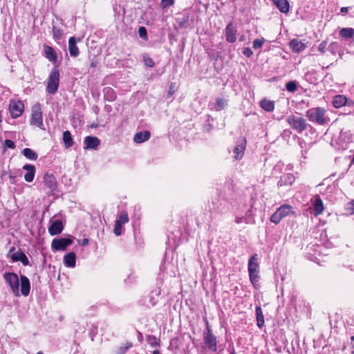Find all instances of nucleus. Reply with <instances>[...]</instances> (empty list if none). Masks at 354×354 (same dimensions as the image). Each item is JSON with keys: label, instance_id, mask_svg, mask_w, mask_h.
I'll use <instances>...</instances> for the list:
<instances>
[{"label": "nucleus", "instance_id": "1", "mask_svg": "<svg viewBox=\"0 0 354 354\" xmlns=\"http://www.w3.org/2000/svg\"><path fill=\"white\" fill-rule=\"evenodd\" d=\"M325 113L324 109L315 107L308 109L306 115L310 121L323 125L327 122V119L324 117Z\"/></svg>", "mask_w": 354, "mask_h": 354}, {"label": "nucleus", "instance_id": "2", "mask_svg": "<svg viewBox=\"0 0 354 354\" xmlns=\"http://www.w3.org/2000/svg\"><path fill=\"white\" fill-rule=\"evenodd\" d=\"M294 214L295 212L292 209V207L290 205L286 204L280 206L276 210V212L271 216L270 221L274 224H278L283 218Z\"/></svg>", "mask_w": 354, "mask_h": 354}, {"label": "nucleus", "instance_id": "3", "mask_svg": "<svg viewBox=\"0 0 354 354\" xmlns=\"http://www.w3.org/2000/svg\"><path fill=\"white\" fill-rule=\"evenodd\" d=\"M206 329L204 331V344L206 348L212 352L217 350V342L216 336L212 333L209 326L208 321L206 319Z\"/></svg>", "mask_w": 354, "mask_h": 354}, {"label": "nucleus", "instance_id": "4", "mask_svg": "<svg viewBox=\"0 0 354 354\" xmlns=\"http://www.w3.org/2000/svg\"><path fill=\"white\" fill-rule=\"evenodd\" d=\"M3 279L10 286L12 293L16 297L20 295L19 293V279L18 275L14 272H5Z\"/></svg>", "mask_w": 354, "mask_h": 354}, {"label": "nucleus", "instance_id": "5", "mask_svg": "<svg viewBox=\"0 0 354 354\" xmlns=\"http://www.w3.org/2000/svg\"><path fill=\"white\" fill-rule=\"evenodd\" d=\"M59 71L54 68L48 79L46 91L48 93L50 94H55L59 87Z\"/></svg>", "mask_w": 354, "mask_h": 354}, {"label": "nucleus", "instance_id": "6", "mask_svg": "<svg viewBox=\"0 0 354 354\" xmlns=\"http://www.w3.org/2000/svg\"><path fill=\"white\" fill-rule=\"evenodd\" d=\"M30 124L44 129L41 106L40 104H35L32 108Z\"/></svg>", "mask_w": 354, "mask_h": 354}, {"label": "nucleus", "instance_id": "7", "mask_svg": "<svg viewBox=\"0 0 354 354\" xmlns=\"http://www.w3.org/2000/svg\"><path fill=\"white\" fill-rule=\"evenodd\" d=\"M287 122L292 129L299 133L304 131L307 127L306 120L301 117L291 115L287 118Z\"/></svg>", "mask_w": 354, "mask_h": 354}, {"label": "nucleus", "instance_id": "8", "mask_svg": "<svg viewBox=\"0 0 354 354\" xmlns=\"http://www.w3.org/2000/svg\"><path fill=\"white\" fill-rule=\"evenodd\" d=\"M44 184L46 194L54 195L57 190V180L53 174H46L43 178Z\"/></svg>", "mask_w": 354, "mask_h": 354}, {"label": "nucleus", "instance_id": "9", "mask_svg": "<svg viewBox=\"0 0 354 354\" xmlns=\"http://www.w3.org/2000/svg\"><path fill=\"white\" fill-rule=\"evenodd\" d=\"M73 243V240L70 238L54 239L51 243V248L53 250L64 251L67 247Z\"/></svg>", "mask_w": 354, "mask_h": 354}, {"label": "nucleus", "instance_id": "10", "mask_svg": "<svg viewBox=\"0 0 354 354\" xmlns=\"http://www.w3.org/2000/svg\"><path fill=\"white\" fill-rule=\"evenodd\" d=\"M9 109L12 117L16 118L22 114L24 106L21 101L11 100L9 104Z\"/></svg>", "mask_w": 354, "mask_h": 354}, {"label": "nucleus", "instance_id": "11", "mask_svg": "<svg viewBox=\"0 0 354 354\" xmlns=\"http://www.w3.org/2000/svg\"><path fill=\"white\" fill-rule=\"evenodd\" d=\"M226 40L230 43H234L236 40V30L232 23H230L225 28Z\"/></svg>", "mask_w": 354, "mask_h": 354}, {"label": "nucleus", "instance_id": "12", "mask_svg": "<svg viewBox=\"0 0 354 354\" xmlns=\"http://www.w3.org/2000/svg\"><path fill=\"white\" fill-rule=\"evenodd\" d=\"M64 226L62 221L57 220L52 223L48 227V232L51 236L57 235L63 230Z\"/></svg>", "mask_w": 354, "mask_h": 354}, {"label": "nucleus", "instance_id": "13", "mask_svg": "<svg viewBox=\"0 0 354 354\" xmlns=\"http://www.w3.org/2000/svg\"><path fill=\"white\" fill-rule=\"evenodd\" d=\"M290 47L295 53H300L306 48V44L298 39H293L290 42Z\"/></svg>", "mask_w": 354, "mask_h": 354}, {"label": "nucleus", "instance_id": "14", "mask_svg": "<svg viewBox=\"0 0 354 354\" xmlns=\"http://www.w3.org/2000/svg\"><path fill=\"white\" fill-rule=\"evenodd\" d=\"M84 142V149H97L100 145V140L95 136H86Z\"/></svg>", "mask_w": 354, "mask_h": 354}, {"label": "nucleus", "instance_id": "15", "mask_svg": "<svg viewBox=\"0 0 354 354\" xmlns=\"http://www.w3.org/2000/svg\"><path fill=\"white\" fill-rule=\"evenodd\" d=\"M246 139H242L239 143L235 147L234 153H235L234 158L236 160H241L243 158L244 151L245 149Z\"/></svg>", "mask_w": 354, "mask_h": 354}, {"label": "nucleus", "instance_id": "16", "mask_svg": "<svg viewBox=\"0 0 354 354\" xmlns=\"http://www.w3.org/2000/svg\"><path fill=\"white\" fill-rule=\"evenodd\" d=\"M10 259L13 262L21 261L24 266L29 265V260L28 257L21 250H19L10 255Z\"/></svg>", "mask_w": 354, "mask_h": 354}, {"label": "nucleus", "instance_id": "17", "mask_svg": "<svg viewBox=\"0 0 354 354\" xmlns=\"http://www.w3.org/2000/svg\"><path fill=\"white\" fill-rule=\"evenodd\" d=\"M20 286L21 294L25 297L28 296L30 293V285L27 277L24 275L20 277Z\"/></svg>", "mask_w": 354, "mask_h": 354}, {"label": "nucleus", "instance_id": "18", "mask_svg": "<svg viewBox=\"0 0 354 354\" xmlns=\"http://www.w3.org/2000/svg\"><path fill=\"white\" fill-rule=\"evenodd\" d=\"M257 254H254L248 261V272H259V265L258 263Z\"/></svg>", "mask_w": 354, "mask_h": 354}, {"label": "nucleus", "instance_id": "19", "mask_svg": "<svg viewBox=\"0 0 354 354\" xmlns=\"http://www.w3.org/2000/svg\"><path fill=\"white\" fill-rule=\"evenodd\" d=\"M23 169L27 171L24 175V179L26 182L30 183L33 180L35 174V167L32 165H25Z\"/></svg>", "mask_w": 354, "mask_h": 354}, {"label": "nucleus", "instance_id": "20", "mask_svg": "<svg viewBox=\"0 0 354 354\" xmlns=\"http://www.w3.org/2000/svg\"><path fill=\"white\" fill-rule=\"evenodd\" d=\"M151 133L149 131L138 132L133 137V141L136 143H142L150 138Z\"/></svg>", "mask_w": 354, "mask_h": 354}, {"label": "nucleus", "instance_id": "21", "mask_svg": "<svg viewBox=\"0 0 354 354\" xmlns=\"http://www.w3.org/2000/svg\"><path fill=\"white\" fill-rule=\"evenodd\" d=\"M77 40L75 37H71L68 41V50L72 57H77L79 55V49L76 45Z\"/></svg>", "mask_w": 354, "mask_h": 354}, {"label": "nucleus", "instance_id": "22", "mask_svg": "<svg viewBox=\"0 0 354 354\" xmlns=\"http://www.w3.org/2000/svg\"><path fill=\"white\" fill-rule=\"evenodd\" d=\"M313 207L315 216L321 214L324 211V204L322 200L318 195L315 196Z\"/></svg>", "mask_w": 354, "mask_h": 354}, {"label": "nucleus", "instance_id": "23", "mask_svg": "<svg viewBox=\"0 0 354 354\" xmlns=\"http://www.w3.org/2000/svg\"><path fill=\"white\" fill-rule=\"evenodd\" d=\"M76 255L74 252H69L64 257V263L66 266L73 268L75 266Z\"/></svg>", "mask_w": 354, "mask_h": 354}, {"label": "nucleus", "instance_id": "24", "mask_svg": "<svg viewBox=\"0 0 354 354\" xmlns=\"http://www.w3.org/2000/svg\"><path fill=\"white\" fill-rule=\"evenodd\" d=\"M279 10L283 13L289 11V3L287 0H272Z\"/></svg>", "mask_w": 354, "mask_h": 354}, {"label": "nucleus", "instance_id": "25", "mask_svg": "<svg viewBox=\"0 0 354 354\" xmlns=\"http://www.w3.org/2000/svg\"><path fill=\"white\" fill-rule=\"evenodd\" d=\"M45 55L46 58L51 62H55L57 57L54 49L48 46H44Z\"/></svg>", "mask_w": 354, "mask_h": 354}, {"label": "nucleus", "instance_id": "26", "mask_svg": "<svg viewBox=\"0 0 354 354\" xmlns=\"http://www.w3.org/2000/svg\"><path fill=\"white\" fill-rule=\"evenodd\" d=\"M347 98L344 95H336L333 100V104L335 108H341L346 105Z\"/></svg>", "mask_w": 354, "mask_h": 354}, {"label": "nucleus", "instance_id": "27", "mask_svg": "<svg viewBox=\"0 0 354 354\" xmlns=\"http://www.w3.org/2000/svg\"><path fill=\"white\" fill-rule=\"evenodd\" d=\"M257 324L259 328H261L264 325V317L262 309L260 306L256 307L255 309Z\"/></svg>", "mask_w": 354, "mask_h": 354}, {"label": "nucleus", "instance_id": "28", "mask_svg": "<svg viewBox=\"0 0 354 354\" xmlns=\"http://www.w3.org/2000/svg\"><path fill=\"white\" fill-rule=\"evenodd\" d=\"M261 106L266 111L270 112L274 109V102L272 100L263 99L261 101Z\"/></svg>", "mask_w": 354, "mask_h": 354}, {"label": "nucleus", "instance_id": "29", "mask_svg": "<svg viewBox=\"0 0 354 354\" xmlns=\"http://www.w3.org/2000/svg\"><path fill=\"white\" fill-rule=\"evenodd\" d=\"M339 35L344 39L354 37V29L352 28H343L339 30Z\"/></svg>", "mask_w": 354, "mask_h": 354}, {"label": "nucleus", "instance_id": "30", "mask_svg": "<svg viewBox=\"0 0 354 354\" xmlns=\"http://www.w3.org/2000/svg\"><path fill=\"white\" fill-rule=\"evenodd\" d=\"M63 141L66 148H69L73 145V138L70 131H65L63 133Z\"/></svg>", "mask_w": 354, "mask_h": 354}, {"label": "nucleus", "instance_id": "31", "mask_svg": "<svg viewBox=\"0 0 354 354\" xmlns=\"http://www.w3.org/2000/svg\"><path fill=\"white\" fill-rule=\"evenodd\" d=\"M22 153L26 158L32 160H36L38 157L37 153L30 148H25L22 151Z\"/></svg>", "mask_w": 354, "mask_h": 354}, {"label": "nucleus", "instance_id": "32", "mask_svg": "<svg viewBox=\"0 0 354 354\" xmlns=\"http://www.w3.org/2000/svg\"><path fill=\"white\" fill-rule=\"evenodd\" d=\"M250 280L252 284L254 286L255 288H258L259 287V272H252L249 274Z\"/></svg>", "mask_w": 354, "mask_h": 354}, {"label": "nucleus", "instance_id": "33", "mask_svg": "<svg viewBox=\"0 0 354 354\" xmlns=\"http://www.w3.org/2000/svg\"><path fill=\"white\" fill-rule=\"evenodd\" d=\"M104 97L106 100L109 101H113L116 98V95L114 91L109 87H107L104 89Z\"/></svg>", "mask_w": 354, "mask_h": 354}, {"label": "nucleus", "instance_id": "34", "mask_svg": "<svg viewBox=\"0 0 354 354\" xmlns=\"http://www.w3.org/2000/svg\"><path fill=\"white\" fill-rule=\"evenodd\" d=\"M227 104V102L223 98H218L216 100V102L215 104V109L217 111H220L223 110Z\"/></svg>", "mask_w": 354, "mask_h": 354}, {"label": "nucleus", "instance_id": "35", "mask_svg": "<svg viewBox=\"0 0 354 354\" xmlns=\"http://www.w3.org/2000/svg\"><path fill=\"white\" fill-rule=\"evenodd\" d=\"M52 31H53V38L55 40L58 41V40L61 39V38L62 37L63 31L60 28H59L56 26H53Z\"/></svg>", "mask_w": 354, "mask_h": 354}, {"label": "nucleus", "instance_id": "36", "mask_svg": "<svg viewBox=\"0 0 354 354\" xmlns=\"http://www.w3.org/2000/svg\"><path fill=\"white\" fill-rule=\"evenodd\" d=\"M128 221H129V218H128L127 214L126 212H122L120 214L119 219L116 220L115 222L118 223H120V225H122V224L128 223Z\"/></svg>", "mask_w": 354, "mask_h": 354}, {"label": "nucleus", "instance_id": "37", "mask_svg": "<svg viewBox=\"0 0 354 354\" xmlns=\"http://www.w3.org/2000/svg\"><path fill=\"white\" fill-rule=\"evenodd\" d=\"M147 341L152 347H156L159 345L156 337L153 335H148L147 337Z\"/></svg>", "mask_w": 354, "mask_h": 354}, {"label": "nucleus", "instance_id": "38", "mask_svg": "<svg viewBox=\"0 0 354 354\" xmlns=\"http://www.w3.org/2000/svg\"><path fill=\"white\" fill-rule=\"evenodd\" d=\"M286 89L289 92L293 93L297 90V84L295 82H289L286 84Z\"/></svg>", "mask_w": 354, "mask_h": 354}, {"label": "nucleus", "instance_id": "39", "mask_svg": "<svg viewBox=\"0 0 354 354\" xmlns=\"http://www.w3.org/2000/svg\"><path fill=\"white\" fill-rule=\"evenodd\" d=\"M346 210L348 212L349 214H354V200H352L351 202L348 203L345 207Z\"/></svg>", "mask_w": 354, "mask_h": 354}, {"label": "nucleus", "instance_id": "40", "mask_svg": "<svg viewBox=\"0 0 354 354\" xmlns=\"http://www.w3.org/2000/svg\"><path fill=\"white\" fill-rule=\"evenodd\" d=\"M264 42H265V39L263 38H262L261 39H256L253 41V48H255V49L259 48H261L263 46Z\"/></svg>", "mask_w": 354, "mask_h": 354}, {"label": "nucleus", "instance_id": "41", "mask_svg": "<svg viewBox=\"0 0 354 354\" xmlns=\"http://www.w3.org/2000/svg\"><path fill=\"white\" fill-rule=\"evenodd\" d=\"M138 34H139V36L144 39H147V30L145 27L143 26H141L138 29Z\"/></svg>", "mask_w": 354, "mask_h": 354}, {"label": "nucleus", "instance_id": "42", "mask_svg": "<svg viewBox=\"0 0 354 354\" xmlns=\"http://www.w3.org/2000/svg\"><path fill=\"white\" fill-rule=\"evenodd\" d=\"M144 62L147 67H153L154 62L151 58L147 56H144Z\"/></svg>", "mask_w": 354, "mask_h": 354}, {"label": "nucleus", "instance_id": "43", "mask_svg": "<svg viewBox=\"0 0 354 354\" xmlns=\"http://www.w3.org/2000/svg\"><path fill=\"white\" fill-rule=\"evenodd\" d=\"M114 233L116 236H120L122 233V225L115 222L114 227Z\"/></svg>", "mask_w": 354, "mask_h": 354}, {"label": "nucleus", "instance_id": "44", "mask_svg": "<svg viewBox=\"0 0 354 354\" xmlns=\"http://www.w3.org/2000/svg\"><path fill=\"white\" fill-rule=\"evenodd\" d=\"M15 147V145L14 142L11 140H6L4 142V148H10V149H14Z\"/></svg>", "mask_w": 354, "mask_h": 354}, {"label": "nucleus", "instance_id": "45", "mask_svg": "<svg viewBox=\"0 0 354 354\" xmlns=\"http://www.w3.org/2000/svg\"><path fill=\"white\" fill-rule=\"evenodd\" d=\"M327 46V41H323L318 46V50L320 53H324Z\"/></svg>", "mask_w": 354, "mask_h": 354}, {"label": "nucleus", "instance_id": "46", "mask_svg": "<svg viewBox=\"0 0 354 354\" xmlns=\"http://www.w3.org/2000/svg\"><path fill=\"white\" fill-rule=\"evenodd\" d=\"M174 3V0H162V7H169L171 5H173Z\"/></svg>", "mask_w": 354, "mask_h": 354}, {"label": "nucleus", "instance_id": "47", "mask_svg": "<svg viewBox=\"0 0 354 354\" xmlns=\"http://www.w3.org/2000/svg\"><path fill=\"white\" fill-rule=\"evenodd\" d=\"M243 53L248 57H250L253 55L252 50L249 48H245L243 50Z\"/></svg>", "mask_w": 354, "mask_h": 354}, {"label": "nucleus", "instance_id": "48", "mask_svg": "<svg viewBox=\"0 0 354 354\" xmlns=\"http://www.w3.org/2000/svg\"><path fill=\"white\" fill-rule=\"evenodd\" d=\"M15 250V248L14 246L11 247L10 249L9 250L7 257L10 258V255H12L13 253H15L14 252Z\"/></svg>", "mask_w": 354, "mask_h": 354}, {"label": "nucleus", "instance_id": "49", "mask_svg": "<svg viewBox=\"0 0 354 354\" xmlns=\"http://www.w3.org/2000/svg\"><path fill=\"white\" fill-rule=\"evenodd\" d=\"M88 243H89V241L88 239H84L82 241V245L86 246V245H88Z\"/></svg>", "mask_w": 354, "mask_h": 354}, {"label": "nucleus", "instance_id": "50", "mask_svg": "<svg viewBox=\"0 0 354 354\" xmlns=\"http://www.w3.org/2000/svg\"><path fill=\"white\" fill-rule=\"evenodd\" d=\"M348 8H347V7H342V8H341V9H340V12H341V13H342V14H345V13H346V12H348Z\"/></svg>", "mask_w": 354, "mask_h": 354}, {"label": "nucleus", "instance_id": "51", "mask_svg": "<svg viewBox=\"0 0 354 354\" xmlns=\"http://www.w3.org/2000/svg\"><path fill=\"white\" fill-rule=\"evenodd\" d=\"M236 222L237 223H240L241 222V218L236 219Z\"/></svg>", "mask_w": 354, "mask_h": 354}, {"label": "nucleus", "instance_id": "52", "mask_svg": "<svg viewBox=\"0 0 354 354\" xmlns=\"http://www.w3.org/2000/svg\"><path fill=\"white\" fill-rule=\"evenodd\" d=\"M351 162L354 164V155H353V159L351 160Z\"/></svg>", "mask_w": 354, "mask_h": 354}, {"label": "nucleus", "instance_id": "53", "mask_svg": "<svg viewBox=\"0 0 354 354\" xmlns=\"http://www.w3.org/2000/svg\"><path fill=\"white\" fill-rule=\"evenodd\" d=\"M37 354H44V353H43L42 352L39 351Z\"/></svg>", "mask_w": 354, "mask_h": 354}, {"label": "nucleus", "instance_id": "54", "mask_svg": "<svg viewBox=\"0 0 354 354\" xmlns=\"http://www.w3.org/2000/svg\"><path fill=\"white\" fill-rule=\"evenodd\" d=\"M91 66H95L93 63L91 64Z\"/></svg>", "mask_w": 354, "mask_h": 354}, {"label": "nucleus", "instance_id": "55", "mask_svg": "<svg viewBox=\"0 0 354 354\" xmlns=\"http://www.w3.org/2000/svg\"><path fill=\"white\" fill-rule=\"evenodd\" d=\"M351 339H352V340H353V339H354V336H353V337H351Z\"/></svg>", "mask_w": 354, "mask_h": 354}, {"label": "nucleus", "instance_id": "56", "mask_svg": "<svg viewBox=\"0 0 354 354\" xmlns=\"http://www.w3.org/2000/svg\"><path fill=\"white\" fill-rule=\"evenodd\" d=\"M231 354H236V353H234V352H232Z\"/></svg>", "mask_w": 354, "mask_h": 354}, {"label": "nucleus", "instance_id": "57", "mask_svg": "<svg viewBox=\"0 0 354 354\" xmlns=\"http://www.w3.org/2000/svg\"><path fill=\"white\" fill-rule=\"evenodd\" d=\"M351 354H354V351H352V353Z\"/></svg>", "mask_w": 354, "mask_h": 354}]
</instances>
